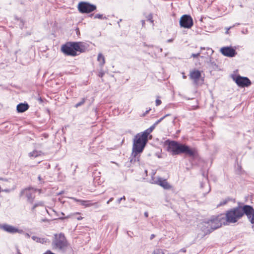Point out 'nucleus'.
Wrapping results in <instances>:
<instances>
[{
	"label": "nucleus",
	"instance_id": "nucleus-10",
	"mask_svg": "<svg viewBox=\"0 0 254 254\" xmlns=\"http://www.w3.org/2000/svg\"><path fill=\"white\" fill-rule=\"evenodd\" d=\"M61 51L66 56L74 57L77 55V53L75 52L72 48L71 42H67L64 45H63L62 46Z\"/></svg>",
	"mask_w": 254,
	"mask_h": 254
},
{
	"label": "nucleus",
	"instance_id": "nucleus-24",
	"mask_svg": "<svg viewBox=\"0 0 254 254\" xmlns=\"http://www.w3.org/2000/svg\"><path fill=\"white\" fill-rule=\"evenodd\" d=\"M70 198L73 199L75 201L81 202L82 205H84V206H89L91 205L90 204L88 203V201H84V200H81L77 199L76 198H75L74 197H71Z\"/></svg>",
	"mask_w": 254,
	"mask_h": 254
},
{
	"label": "nucleus",
	"instance_id": "nucleus-8",
	"mask_svg": "<svg viewBox=\"0 0 254 254\" xmlns=\"http://www.w3.org/2000/svg\"><path fill=\"white\" fill-rule=\"evenodd\" d=\"M0 229L8 233L12 234L15 233L21 234L24 233V231L23 230L19 229L16 227L9 225L6 223L0 224Z\"/></svg>",
	"mask_w": 254,
	"mask_h": 254
},
{
	"label": "nucleus",
	"instance_id": "nucleus-37",
	"mask_svg": "<svg viewBox=\"0 0 254 254\" xmlns=\"http://www.w3.org/2000/svg\"><path fill=\"white\" fill-rule=\"evenodd\" d=\"M207 188V191L206 192V193H208L210 191V187L209 185H206Z\"/></svg>",
	"mask_w": 254,
	"mask_h": 254
},
{
	"label": "nucleus",
	"instance_id": "nucleus-46",
	"mask_svg": "<svg viewBox=\"0 0 254 254\" xmlns=\"http://www.w3.org/2000/svg\"><path fill=\"white\" fill-rule=\"evenodd\" d=\"M154 235L152 234L151 235L150 239H152L154 237Z\"/></svg>",
	"mask_w": 254,
	"mask_h": 254
},
{
	"label": "nucleus",
	"instance_id": "nucleus-6",
	"mask_svg": "<svg viewBox=\"0 0 254 254\" xmlns=\"http://www.w3.org/2000/svg\"><path fill=\"white\" fill-rule=\"evenodd\" d=\"M189 77L195 85L202 84L204 81L203 78L201 77V71L198 69H193L190 71Z\"/></svg>",
	"mask_w": 254,
	"mask_h": 254
},
{
	"label": "nucleus",
	"instance_id": "nucleus-43",
	"mask_svg": "<svg viewBox=\"0 0 254 254\" xmlns=\"http://www.w3.org/2000/svg\"><path fill=\"white\" fill-rule=\"evenodd\" d=\"M144 216L146 217H148V212H145L144 213Z\"/></svg>",
	"mask_w": 254,
	"mask_h": 254
},
{
	"label": "nucleus",
	"instance_id": "nucleus-47",
	"mask_svg": "<svg viewBox=\"0 0 254 254\" xmlns=\"http://www.w3.org/2000/svg\"><path fill=\"white\" fill-rule=\"evenodd\" d=\"M17 254H21L20 253V252H19V250H17Z\"/></svg>",
	"mask_w": 254,
	"mask_h": 254
},
{
	"label": "nucleus",
	"instance_id": "nucleus-26",
	"mask_svg": "<svg viewBox=\"0 0 254 254\" xmlns=\"http://www.w3.org/2000/svg\"><path fill=\"white\" fill-rule=\"evenodd\" d=\"M80 214V213H79V212H76V213L70 214L68 215V216H66L65 217H60L59 219L63 220V219H65V218H72L74 216H75V215H79Z\"/></svg>",
	"mask_w": 254,
	"mask_h": 254
},
{
	"label": "nucleus",
	"instance_id": "nucleus-31",
	"mask_svg": "<svg viewBox=\"0 0 254 254\" xmlns=\"http://www.w3.org/2000/svg\"><path fill=\"white\" fill-rule=\"evenodd\" d=\"M169 115H166V116L163 117L162 118H160L159 120L156 121L154 123V126H156L158 124H159L161 121H162L166 116H168Z\"/></svg>",
	"mask_w": 254,
	"mask_h": 254
},
{
	"label": "nucleus",
	"instance_id": "nucleus-19",
	"mask_svg": "<svg viewBox=\"0 0 254 254\" xmlns=\"http://www.w3.org/2000/svg\"><path fill=\"white\" fill-rule=\"evenodd\" d=\"M32 239L36 241L37 243H40L41 244H44L47 243V242L48 241L47 239L43 238H39L35 236H33L32 237Z\"/></svg>",
	"mask_w": 254,
	"mask_h": 254
},
{
	"label": "nucleus",
	"instance_id": "nucleus-35",
	"mask_svg": "<svg viewBox=\"0 0 254 254\" xmlns=\"http://www.w3.org/2000/svg\"><path fill=\"white\" fill-rule=\"evenodd\" d=\"M104 74V72L100 71V72H99L98 75H99V76L102 77L103 76Z\"/></svg>",
	"mask_w": 254,
	"mask_h": 254
},
{
	"label": "nucleus",
	"instance_id": "nucleus-23",
	"mask_svg": "<svg viewBox=\"0 0 254 254\" xmlns=\"http://www.w3.org/2000/svg\"><path fill=\"white\" fill-rule=\"evenodd\" d=\"M232 198L230 197L226 198L225 199L222 200L217 205V207L223 206L225 204H226L229 201H232Z\"/></svg>",
	"mask_w": 254,
	"mask_h": 254
},
{
	"label": "nucleus",
	"instance_id": "nucleus-15",
	"mask_svg": "<svg viewBox=\"0 0 254 254\" xmlns=\"http://www.w3.org/2000/svg\"><path fill=\"white\" fill-rule=\"evenodd\" d=\"M73 50L75 52L83 53L85 51L86 47L82 42H71Z\"/></svg>",
	"mask_w": 254,
	"mask_h": 254
},
{
	"label": "nucleus",
	"instance_id": "nucleus-13",
	"mask_svg": "<svg viewBox=\"0 0 254 254\" xmlns=\"http://www.w3.org/2000/svg\"><path fill=\"white\" fill-rule=\"evenodd\" d=\"M180 143L175 141H171L169 142L168 147V151L170 152L172 155H176L180 147Z\"/></svg>",
	"mask_w": 254,
	"mask_h": 254
},
{
	"label": "nucleus",
	"instance_id": "nucleus-12",
	"mask_svg": "<svg viewBox=\"0 0 254 254\" xmlns=\"http://www.w3.org/2000/svg\"><path fill=\"white\" fill-rule=\"evenodd\" d=\"M237 84L240 87H248L251 84L250 80L246 77L238 76L235 79Z\"/></svg>",
	"mask_w": 254,
	"mask_h": 254
},
{
	"label": "nucleus",
	"instance_id": "nucleus-1",
	"mask_svg": "<svg viewBox=\"0 0 254 254\" xmlns=\"http://www.w3.org/2000/svg\"><path fill=\"white\" fill-rule=\"evenodd\" d=\"M224 217L222 221L226 225L235 223L245 214L251 223H254V209L249 205L238 206L227 210L225 214H221Z\"/></svg>",
	"mask_w": 254,
	"mask_h": 254
},
{
	"label": "nucleus",
	"instance_id": "nucleus-16",
	"mask_svg": "<svg viewBox=\"0 0 254 254\" xmlns=\"http://www.w3.org/2000/svg\"><path fill=\"white\" fill-rule=\"evenodd\" d=\"M154 183L160 185L164 189L169 190L171 188V186L167 182L166 180L158 178L157 180H154Z\"/></svg>",
	"mask_w": 254,
	"mask_h": 254
},
{
	"label": "nucleus",
	"instance_id": "nucleus-29",
	"mask_svg": "<svg viewBox=\"0 0 254 254\" xmlns=\"http://www.w3.org/2000/svg\"><path fill=\"white\" fill-rule=\"evenodd\" d=\"M152 254H164V252L161 249L155 250Z\"/></svg>",
	"mask_w": 254,
	"mask_h": 254
},
{
	"label": "nucleus",
	"instance_id": "nucleus-48",
	"mask_svg": "<svg viewBox=\"0 0 254 254\" xmlns=\"http://www.w3.org/2000/svg\"><path fill=\"white\" fill-rule=\"evenodd\" d=\"M63 191H62L58 193V194H63Z\"/></svg>",
	"mask_w": 254,
	"mask_h": 254
},
{
	"label": "nucleus",
	"instance_id": "nucleus-52",
	"mask_svg": "<svg viewBox=\"0 0 254 254\" xmlns=\"http://www.w3.org/2000/svg\"><path fill=\"white\" fill-rule=\"evenodd\" d=\"M61 214H62V215H63V216L64 215V214L63 212H62Z\"/></svg>",
	"mask_w": 254,
	"mask_h": 254
},
{
	"label": "nucleus",
	"instance_id": "nucleus-39",
	"mask_svg": "<svg viewBox=\"0 0 254 254\" xmlns=\"http://www.w3.org/2000/svg\"><path fill=\"white\" fill-rule=\"evenodd\" d=\"M76 218L78 220H81L83 219V217H81V216H78V217H76Z\"/></svg>",
	"mask_w": 254,
	"mask_h": 254
},
{
	"label": "nucleus",
	"instance_id": "nucleus-2",
	"mask_svg": "<svg viewBox=\"0 0 254 254\" xmlns=\"http://www.w3.org/2000/svg\"><path fill=\"white\" fill-rule=\"evenodd\" d=\"M148 141L147 138L142 133L137 134L133 141V146L130 162H138L139 160V154L141 153Z\"/></svg>",
	"mask_w": 254,
	"mask_h": 254
},
{
	"label": "nucleus",
	"instance_id": "nucleus-38",
	"mask_svg": "<svg viewBox=\"0 0 254 254\" xmlns=\"http://www.w3.org/2000/svg\"><path fill=\"white\" fill-rule=\"evenodd\" d=\"M113 197L110 198V199L107 202V203L109 204L111 201H113Z\"/></svg>",
	"mask_w": 254,
	"mask_h": 254
},
{
	"label": "nucleus",
	"instance_id": "nucleus-9",
	"mask_svg": "<svg viewBox=\"0 0 254 254\" xmlns=\"http://www.w3.org/2000/svg\"><path fill=\"white\" fill-rule=\"evenodd\" d=\"M181 27L190 28L193 25V20L190 16L188 15H183L180 20Z\"/></svg>",
	"mask_w": 254,
	"mask_h": 254
},
{
	"label": "nucleus",
	"instance_id": "nucleus-51",
	"mask_svg": "<svg viewBox=\"0 0 254 254\" xmlns=\"http://www.w3.org/2000/svg\"><path fill=\"white\" fill-rule=\"evenodd\" d=\"M200 49H201V50H204V48L201 47Z\"/></svg>",
	"mask_w": 254,
	"mask_h": 254
},
{
	"label": "nucleus",
	"instance_id": "nucleus-4",
	"mask_svg": "<svg viewBox=\"0 0 254 254\" xmlns=\"http://www.w3.org/2000/svg\"><path fill=\"white\" fill-rule=\"evenodd\" d=\"M222 214L217 216V217L211 218L210 220L206 222L205 224V226L210 227L211 231L220 227L222 225H226L225 223H223V219Z\"/></svg>",
	"mask_w": 254,
	"mask_h": 254
},
{
	"label": "nucleus",
	"instance_id": "nucleus-49",
	"mask_svg": "<svg viewBox=\"0 0 254 254\" xmlns=\"http://www.w3.org/2000/svg\"><path fill=\"white\" fill-rule=\"evenodd\" d=\"M4 191H5V192H9V190H5Z\"/></svg>",
	"mask_w": 254,
	"mask_h": 254
},
{
	"label": "nucleus",
	"instance_id": "nucleus-41",
	"mask_svg": "<svg viewBox=\"0 0 254 254\" xmlns=\"http://www.w3.org/2000/svg\"><path fill=\"white\" fill-rule=\"evenodd\" d=\"M141 23H142V27H144V25H145V20H142L141 21Z\"/></svg>",
	"mask_w": 254,
	"mask_h": 254
},
{
	"label": "nucleus",
	"instance_id": "nucleus-42",
	"mask_svg": "<svg viewBox=\"0 0 254 254\" xmlns=\"http://www.w3.org/2000/svg\"><path fill=\"white\" fill-rule=\"evenodd\" d=\"M0 180L4 181H8V180L6 179H4L2 178H0Z\"/></svg>",
	"mask_w": 254,
	"mask_h": 254
},
{
	"label": "nucleus",
	"instance_id": "nucleus-5",
	"mask_svg": "<svg viewBox=\"0 0 254 254\" xmlns=\"http://www.w3.org/2000/svg\"><path fill=\"white\" fill-rule=\"evenodd\" d=\"M180 154H185L190 157H193L197 155V151L194 148H191L188 145L180 143L177 155Z\"/></svg>",
	"mask_w": 254,
	"mask_h": 254
},
{
	"label": "nucleus",
	"instance_id": "nucleus-28",
	"mask_svg": "<svg viewBox=\"0 0 254 254\" xmlns=\"http://www.w3.org/2000/svg\"><path fill=\"white\" fill-rule=\"evenodd\" d=\"M85 100H86V99L85 98H82L80 102H79V103L75 104V107L78 108V107L82 105L85 103Z\"/></svg>",
	"mask_w": 254,
	"mask_h": 254
},
{
	"label": "nucleus",
	"instance_id": "nucleus-34",
	"mask_svg": "<svg viewBox=\"0 0 254 254\" xmlns=\"http://www.w3.org/2000/svg\"><path fill=\"white\" fill-rule=\"evenodd\" d=\"M123 199H124V200H125V199H126V197H125V196H123V197H121L120 198H119V199L118 200V203H120L121 202V200H123Z\"/></svg>",
	"mask_w": 254,
	"mask_h": 254
},
{
	"label": "nucleus",
	"instance_id": "nucleus-3",
	"mask_svg": "<svg viewBox=\"0 0 254 254\" xmlns=\"http://www.w3.org/2000/svg\"><path fill=\"white\" fill-rule=\"evenodd\" d=\"M52 246L54 249L62 252H65L68 247V243L63 233L55 234Z\"/></svg>",
	"mask_w": 254,
	"mask_h": 254
},
{
	"label": "nucleus",
	"instance_id": "nucleus-21",
	"mask_svg": "<svg viewBox=\"0 0 254 254\" xmlns=\"http://www.w3.org/2000/svg\"><path fill=\"white\" fill-rule=\"evenodd\" d=\"M42 154V152L41 151L38 150H33V151L30 152L29 153V156L30 157H37L40 156Z\"/></svg>",
	"mask_w": 254,
	"mask_h": 254
},
{
	"label": "nucleus",
	"instance_id": "nucleus-36",
	"mask_svg": "<svg viewBox=\"0 0 254 254\" xmlns=\"http://www.w3.org/2000/svg\"><path fill=\"white\" fill-rule=\"evenodd\" d=\"M232 28V27H226V31L225 32V33L226 34H229V30Z\"/></svg>",
	"mask_w": 254,
	"mask_h": 254
},
{
	"label": "nucleus",
	"instance_id": "nucleus-44",
	"mask_svg": "<svg viewBox=\"0 0 254 254\" xmlns=\"http://www.w3.org/2000/svg\"><path fill=\"white\" fill-rule=\"evenodd\" d=\"M182 74H183V78L184 79H186L187 78V76L185 75V73L184 72H183Z\"/></svg>",
	"mask_w": 254,
	"mask_h": 254
},
{
	"label": "nucleus",
	"instance_id": "nucleus-7",
	"mask_svg": "<svg viewBox=\"0 0 254 254\" xmlns=\"http://www.w3.org/2000/svg\"><path fill=\"white\" fill-rule=\"evenodd\" d=\"M96 9V6L87 2L81 1L78 3V9L82 13H90Z\"/></svg>",
	"mask_w": 254,
	"mask_h": 254
},
{
	"label": "nucleus",
	"instance_id": "nucleus-33",
	"mask_svg": "<svg viewBox=\"0 0 254 254\" xmlns=\"http://www.w3.org/2000/svg\"><path fill=\"white\" fill-rule=\"evenodd\" d=\"M156 105L159 106L161 104V101L159 99H156L155 101Z\"/></svg>",
	"mask_w": 254,
	"mask_h": 254
},
{
	"label": "nucleus",
	"instance_id": "nucleus-45",
	"mask_svg": "<svg viewBox=\"0 0 254 254\" xmlns=\"http://www.w3.org/2000/svg\"><path fill=\"white\" fill-rule=\"evenodd\" d=\"M122 21V19H120V20L118 22V23L119 24V26L120 27V22H121Z\"/></svg>",
	"mask_w": 254,
	"mask_h": 254
},
{
	"label": "nucleus",
	"instance_id": "nucleus-30",
	"mask_svg": "<svg viewBox=\"0 0 254 254\" xmlns=\"http://www.w3.org/2000/svg\"><path fill=\"white\" fill-rule=\"evenodd\" d=\"M147 20L149 21L150 22L153 23V16L152 14H150L147 17Z\"/></svg>",
	"mask_w": 254,
	"mask_h": 254
},
{
	"label": "nucleus",
	"instance_id": "nucleus-20",
	"mask_svg": "<svg viewBox=\"0 0 254 254\" xmlns=\"http://www.w3.org/2000/svg\"><path fill=\"white\" fill-rule=\"evenodd\" d=\"M97 61L99 62L100 65L101 67H102L104 65V64H105V57L101 53H100L98 54V57H97Z\"/></svg>",
	"mask_w": 254,
	"mask_h": 254
},
{
	"label": "nucleus",
	"instance_id": "nucleus-27",
	"mask_svg": "<svg viewBox=\"0 0 254 254\" xmlns=\"http://www.w3.org/2000/svg\"><path fill=\"white\" fill-rule=\"evenodd\" d=\"M94 18L95 19L98 18V19H106V16H104L103 14H96L94 16Z\"/></svg>",
	"mask_w": 254,
	"mask_h": 254
},
{
	"label": "nucleus",
	"instance_id": "nucleus-25",
	"mask_svg": "<svg viewBox=\"0 0 254 254\" xmlns=\"http://www.w3.org/2000/svg\"><path fill=\"white\" fill-rule=\"evenodd\" d=\"M44 206V202H42V201H39V202H37L36 203H35L33 207H32V211H34V209L37 207H38V206Z\"/></svg>",
	"mask_w": 254,
	"mask_h": 254
},
{
	"label": "nucleus",
	"instance_id": "nucleus-18",
	"mask_svg": "<svg viewBox=\"0 0 254 254\" xmlns=\"http://www.w3.org/2000/svg\"><path fill=\"white\" fill-rule=\"evenodd\" d=\"M206 222H203L201 226V230L204 233V235H207L208 234H210L212 231L210 228V227H207L205 226V224Z\"/></svg>",
	"mask_w": 254,
	"mask_h": 254
},
{
	"label": "nucleus",
	"instance_id": "nucleus-40",
	"mask_svg": "<svg viewBox=\"0 0 254 254\" xmlns=\"http://www.w3.org/2000/svg\"><path fill=\"white\" fill-rule=\"evenodd\" d=\"M24 235L26 238H28L30 237V235L28 233H25Z\"/></svg>",
	"mask_w": 254,
	"mask_h": 254
},
{
	"label": "nucleus",
	"instance_id": "nucleus-32",
	"mask_svg": "<svg viewBox=\"0 0 254 254\" xmlns=\"http://www.w3.org/2000/svg\"><path fill=\"white\" fill-rule=\"evenodd\" d=\"M200 54V52H199L197 54H192L191 55V57L193 58H197L199 56Z\"/></svg>",
	"mask_w": 254,
	"mask_h": 254
},
{
	"label": "nucleus",
	"instance_id": "nucleus-17",
	"mask_svg": "<svg viewBox=\"0 0 254 254\" xmlns=\"http://www.w3.org/2000/svg\"><path fill=\"white\" fill-rule=\"evenodd\" d=\"M29 108V105L27 103H20L17 105L16 109L18 113H23L27 111Z\"/></svg>",
	"mask_w": 254,
	"mask_h": 254
},
{
	"label": "nucleus",
	"instance_id": "nucleus-22",
	"mask_svg": "<svg viewBox=\"0 0 254 254\" xmlns=\"http://www.w3.org/2000/svg\"><path fill=\"white\" fill-rule=\"evenodd\" d=\"M156 126H154V125H153V126H152L151 127H150L149 128H148L147 129L145 130L144 132H143L142 133L147 138H148V135L149 134V133L152 132L153 131V130L154 129L155 127Z\"/></svg>",
	"mask_w": 254,
	"mask_h": 254
},
{
	"label": "nucleus",
	"instance_id": "nucleus-11",
	"mask_svg": "<svg viewBox=\"0 0 254 254\" xmlns=\"http://www.w3.org/2000/svg\"><path fill=\"white\" fill-rule=\"evenodd\" d=\"M30 188H26L22 190L20 193V196L25 195L27 198V201L30 203H32L35 198L34 194L31 191Z\"/></svg>",
	"mask_w": 254,
	"mask_h": 254
},
{
	"label": "nucleus",
	"instance_id": "nucleus-14",
	"mask_svg": "<svg viewBox=\"0 0 254 254\" xmlns=\"http://www.w3.org/2000/svg\"><path fill=\"white\" fill-rule=\"evenodd\" d=\"M221 53L225 56L233 57L236 55V51L231 47H224L221 49Z\"/></svg>",
	"mask_w": 254,
	"mask_h": 254
},
{
	"label": "nucleus",
	"instance_id": "nucleus-53",
	"mask_svg": "<svg viewBox=\"0 0 254 254\" xmlns=\"http://www.w3.org/2000/svg\"><path fill=\"white\" fill-rule=\"evenodd\" d=\"M172 41V40H171V39L168 40V42H171Z\"/></svg>",
	"mask_w": 254,
	"mask_h": 254
},
{
	"label": "nucleus",
	"instance_id": "nucleus-50",
	"mask_svg": "<svg viewBox=\"0 0 254 254\" xmlns=\"http://www.w3.org/2000/svg\"><path fill=\"white\" fill-rule=\"evenodd\" d=\"M48 220L47 219H44L43 220V221L44 222H46V221H47Z\"/></svg>",
	"mask_w": 254,
	"mask_h": 254
}]
</instances>
